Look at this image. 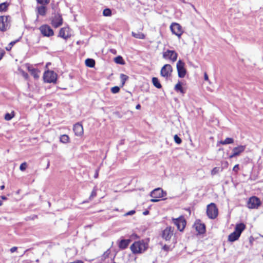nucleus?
Wrapping results in <instances>:
<instances>
[{
	"label": "nucleus",
	"instance_id": "f257e3e1",
	"mask_svg": "<svg viewBox=\"0 0 263 263\" xmlns=\"http://www.w3.org/2000/svg\"><path fill=\"white\" fill-rule=\"evenodd\" d=\"M130 249L135 254L141 253L146 250V247L144 243L141 241H137L135 242L130 246Z\"/></svg>",
	"mask_w": 263,
	"mask_h": 263
},
{
	"label": "nucleus",
	"instance_id": "f03ea898",
	"mask_svg": "<svg viewBox=\"0 0 263 263\" xmlns=\"http://www.w3.org/2000/svg\"><path fill=\"white\" fill-rule=\"evenodd\" d=\"M163 191L161 188H157L154 189L151 193V197L152 199L150 200L152 202H158L160 200L161 198L163 197Z\"/></svg>",
	"mask_w": 263,
	"mask_h": 263
},
{
	"label": "nucleus",
	"instance_id": "7ed1b4c3",
	"mask_svg": "<svg viewBox=\"0 0 263 263\" xmlns=\"http://www.w3.org/2000/svg\"><path fill=\"white\" fill-rule=\"evenodd\" d=\"M57 74L53 71L47 70L44 73L43 79L45 82L55 83Z\"/></svg>",
	"mask_w": 263,
	"mask_h": 263
},
{
	"label": "nucleus",
	"instance_id": "20e7f679",
	"mask_svg": "<svg viewBox=\"0 0 263 263\" xmlns=\"http://www.w3.org/2000/svg\"><path fill=\"white\" fill-rule=\"evenodd\" d=\"M206 214L210 219H215L218 215V209L215 204L210 203L207 206Z\"/></svg>",
	"mask_w": 263,
	"mask_h": 263
},
{
	"label": "nucleus",
	"instance_id": "39448f33",
	"mask_svg": "<svg viewBox=\"0 0 263 263\" xmlns=\"http://www.w3.org/2000/svg\"><path fill=\"white\" fill-rule=\"evenodd\" d=\"M10 16L8 15L0 16V31L5 32L10 27V23L8 19Z\"/></svg>",
	"mask_w": 263,
	"mask_h": 263
},
{
	"label": "nucleus",
	"instance_id": "423d86ee",
	"mask_svg": "<svg viewBox=\"0 0 263 263\" xmlns=\"http://www.w3.org/2000/svg\"><path fill=\"white\" fill-rule=\"evenodd\" d=\"M178 57V53L175 50H166L163 52V58L168 60L174 63L176 61Z\"/></svg>",
	"mask_w": 263,
	"mask_h": 263
},
{
	"label": "nucleus",
	"instance_id": "0eeeda50",
	"mask_svg": "<svg viewBox=\"0 0 263 263\" xmlns=\"http://www.w3.org/2000/svg\"><path fill=\"white\" fill-rule=\"evenodd\" d=\"M176 68L178 77L180 78H184L186 74L184 62L181 60H178L176 64Z\"/></svg>",
	"mask_w": 263,
	"mask_h": 263
},
{
	"label": "nucleus",
	"instance_id": "6e6552de",
	"mask_svg": "<svg viewBox=\"0 0 263 263\" xmlns=\"http://www.w3.org/2000/svg\"><path fill=\"white\" fill-rule=\"evenodd\" d=\"M172 220L178 230L180 231L183 230L186 224V221L183 216H180L177 218H173Z\"/></svg>",
	"mask_w": 263,
	"mask_h": 263
},
{
	"label": "nucleus",
	"instance_id": "1a4fd4ad",
	"mask_svg": "<svg viewBox=\"0 0 263 263\" xmlns=\"http://www.w3.org/2000/svg\"><path fill=\"white\" fill-rule=\"evenodd\" d=\"M170 29L172 33L177 36L179 38L181 37L183 32L181 26L180 24L176 23H172L170 26Z\"/></svg>",
	"mask_w": 263,
	"mask_h": 263
},
{
	"label": "nucleus",
	"instance_id": "9d476101",
	"mask_svg": "<svg viewBox=\"0 0 263 263\" xmlns=\"http://www.w3.org/2000/svg\"><path fill=\"white\" fill-rule=\"evenodd\" d=\"M173 68L170 64H165L161 68L160 74L164 78H167L171 76Z\"/></svg>",
	"mask_w": 263,
	"mask_h": 263
},
{
	"label": "nucleus",
	"instance_id": "9b49d317",
	"mask_svg": "<svg viewBox=\"0 0 263 263\" xmlns=\"http://www.w3.org/2000/svg\"><path fill=\"white\" fill-rule=\"evenodd\" d=\"M259 199L256 197H251L247 202V206L249 209H257L260 205Z\"/></svg>",
	"mask_w": 263,
	"mask_h": 263
},
{
	"label": "nucleus",
	"instance_id": "f8f14e48",
	"mask_svg": "<svg viewBox=\"0 0 263 263\" xmlns=\"http://www.w3.org/2000/svg\"><path fill=\"white\" fill-rule=\"evenodd\" d=\"M40 30L42 34L45 36H51L53 35L54 32L51 28L47 25H42L40 27Z\"/></svg>",
	"mask_w": 263,
	"mask_h": 263
},
{
	"label": "nucleus",
	"instance_id": "ddd939ff",
	"mask_svg": "<svg viewBox=\"0 0 263 263\" xmlns=\"http://www.w3.org/2000/svg\"><path fill=\"white\" fill-rule=\"evenodd\" d=\"M246 145H239L235 147L232 149V154L229 156L230 158H232L240 155L246 149Z\"/></svg>",
	"mask_w": 263,
	"mask_h": 263
},
{
	"label": "nucleus",
	"instance_id": "4468645a",
	"mask_svg": "<svg viewBox=\"0 0 263 263\" xmlns=\"http://www.w3.org/2000/svg\"><path fill=\"white\" fill-rule=\"evenodd\" d=\"M62 23L63 18L61 15L60 14H55L51 21V24L52 26L55 28H58L62 25Z\"/></svg>",
	"mask_w": 263,
	"mask_h": 263
},
{
	"label": "nucleus",
	"instance_id": "2eb2a0df",
	"mask_svg": "<svg viewBox=\"0 0 263 263\" xmlns=\"http://www.w3.org/2000/svg\"><path fill=\"white\" fill-rule=\"evenodd\" d=\"M173 229L171 227H168L163 231L162 237L166 240H169L173 236Z\"/></svg>",
	"mask_w": 263,
	"mask_h": 263
},
{
	"label": "nucleus",
	"instance_id": "dca6fc26",
	"mask_svg": "<svg viewBox=\"0 0 263 263\" xmlns=\"http://www.w3.org/2000/svg\"><path fill=\"white\" fill-rule=\"evenodd\" d=\"M73 130L77 136H81L84 133L83 126L80 123H77L73 125Z\"/></svg>",
	"mask_w": 263,
	"mask_h": 263
},
{
	"label": "nucleus",
	"instance_id": "f3484780",
	"mask_svg": "<svg viewBox=\"0 0 263 263\" xmlns=\"http://www.w3.org/2000/svg\"><path fill=\"white\" fill-rule=\"evenodd\" d=\"M36 11L37 15H41L42 16H45L46 14L47 8L46 5H42L37 6L36 8Z\"/></svg>",
	"mask_w": 263,
	"mask_h": 263
},
{
	"label": "nucleus",
	"instance_id": "a211bd4d",
	"mask_svg": "<svg viewBox=\"0 0 263 263\" xmlns=\"http://www.w3.org/2000/svg\"><path fill=\"white\" fill-rule=\"evenodd\" d=\"M245 224L243 223H240L236 225L234 232L240 236L241 233L245 229Z\"/></svg>",
	"mask_w": 263,
	"mask_h": 263
},
{
	"label": "nucleus",
	"instance_id": "6ab92c4d",
	"mask_svg": "<svg viewBox=\"0 0 263 263\" xmlns=\"http://www.w3.org/2000/svg\"><path fill=\"white\" fill-rule=\"evenodd\" d=\"M67 30L68 28H62L59 31V36L64 39H67L70 36L67 32Z\"/></svg>",
	"mask_w": 263,
	"mask_h": 263
},
{
	"label": "nucleus",
	"instance_id": "aec40b11",
	"mask_svg": "<svg viewBox=\"0 0 263 263\" xmlns=\"http://www.w3.org/2000/svg\"><path fill=\"white\" fill-rule=\"evenodd\" d=\"M195 229L197 232L200 234H203L205 232V227L204 224L200 223H196L195 224Z\"/></svg>",
	"mask_w": 263,
	"mask_h": 263
},
{
	"label": "nucleus",
	"instance_id": "412c9836",
	"mask_svg": "<svg viewBox=\"0 0 263 263\" xmlns=\"http://www.w3.org/2000/svg\"><path fill=\"white\" fill-rule=\"evenodd\" d=\"M130 241L129 239L121 240L119 244V248L121 249H125L128 247Z\"/></svg>",
	"mask_w": 263,
	"mask_h": 263
},
{
	"label": "nucleus",
	"instance_id": "4be33fe9",
	"mask_svg": "<svg viewBox=\"0 0 263 263\" xmlns=\"http://www.w3.org/2000/svg\"><path fill=\"white\" fill-rule=\"evenodd\" d=\"M239 237L240 236L238 234H237L235 232H233L229 235L228 241L230 242H234L238 239Z\"/></svg>",
	"mask_w": 263,
	"mask_h": 263
},
{
	"label": "nucleus",
	"instance_id": "5701e85b",
	"mask_svg": "<svg viewBox=\"0 0 263 263\" xmlns=\"http://www.w3.org/2000/svg\"><path fill=\"white\" fill-rule=\"evenodd\" d=\"M218 143L222 145L232 144L234 143V139L232 138H227L224 140H221Z\"/></svg>",
	"mask_w": 263,
	"mask_h": 263
},
{
	"label": "nucleus",
	"instance_id": "b1692460",
	"mask_svg": "<svg viewBox=\"0 0 263 263\" xmlns=\"http://www.w3.org/2000/svg\"><path fill=\"white\" fill-rule=\"evenodd\" d=\"M152 83L157 88L160 89L162 87L161 84L157 78L153 77L152 78Z\"/></svg>",
	"mask_w": 263,
	"mask_h": 263
},
{
	"label": "nucleus",
	"instance_id": "393cba45",
	"mask_svg": "<svg viewBox=\"0 0 263 263\" xmlns=\"http://www.w3.org/2000/svg\"><path fill=\"white\" fill-rule=\"evenodd\" d=\"M85 64L87 66L92 68L95 65V61L92 59H87L85 60Z\"/></svg>",
	"mask_w": 263,
	"mask_h": 263
},
{
	"label": "nucleus",
	"instance_id": "a878e982",
	"mask_svg": "<svg viewBox=\"0 0 263 263\" xmlns=\"http://www.w3.org/2000/svg\"><path fill=\"white\" fill-rule=\"evenodd\" d=\"M60 141L63 143H67L69 141V137L67 135H61L60 138Z\"/></svg>",
	"mask_w": 263,
	"mask_h": 263
},
{
	"label": "nucleus",
	"instance_id": "bb28decb",
	"mask_svg": "<svg viewBox=\"0 0 263 263\" xmlns=\"http://www.w3.org/2000/svg\"><path fill=\"white\" fill-rule=\"evenodd\" d=\"M28 69L29 71H30L31 75H32L34 78L37 79L39 77L37 69L35 68H29Z\"/></svg>",
	"mask_w": 263,
	"mask_h": 263
},
{
	"label": "nucleus",
	"instance_id": "cd10ccee",
	"mask_svg": "<svg viewBox=\"0 0 263 263\" xmlns=\"http://www.w3.org/2000/svg\"><path fill=\"white\" fill-rule=\"evenodd\" d=\"M114 61L116 63L119 64L121 65H124L125 64V62H124L123 58L120 55H119V56L116 57L114 59Z\"/></svg>",
	"mask_w": 263,
	"mask_h": 263
},
{
	"label": "nucleus",
	"instance_id": "c85d7f7f",
	"mask_svg": "<svg viewBox=\"0 0 263 263\" xmlns=\"http://www.w3.org/2000/svg\"><path fill=\"white\" fill-rule=\"evenodd\" d=\"M9 6V4L7 2L3 3L0 4V12L6 11Z\"/></svg>",
	"mask_w": 263,
	"mask_h": 263
},
{
	"label": "nucleus",
	"instance_id": "c756f323",
	"mask_svg": "<svg viewBox=\"0 0 263 263\" xmlns=\"http://www.w3.org/2000/svg\"><path fill=\"white\" fill-rule=\"evenodd\" d=\"M132 35L133 36H134L137 39H144L145 37V35L141 32H132Z\"/></svg>",
	"mask_w": 263,
	"mask_h": 263
},
{
	"label": "nucleus",
	"instance_id": "7c9ffc66",
	"mask_svg": "<svg viewBox=\"0 0 263 263\" xmlns=\"http://www.w3.org/2000/svg\"><path fill=\"white\" fill-rule=\"evenodd\" d=\"M120 78L121 79L122 86H124L126 81L128 79V77L124 74H120Z\"/></svg>",
	"mask_w": 263,
	"mask_h": 263
},
{
	"label": "nucleus",
	"instance_id": "2f4dec72",
	"mask_svg": "<svg viewBox=\"0 0 263 263\" xmlns=\"http://www.w3.org/2000/svg\"><path fill=\"white\" fill-rule=\"evenodd\" d=\"M175 89L176 91H179L181 92H183L182 85L180 82H178L175 86Z\"/></svg>",
	"mask_w": 263,
	"mask_h": 263
},
{
	"label": "nucleus",
	"instance_id": "473e14b6",
	"mask_svg": "<svg viewBox=\"0 0 263 263\" xmlns=\"http://www.w3.org/2000/svg\"><path fill=\"white\" fill-rule=\"evenodd\" d=\"M14 116V111H12L11 114L7 113L5 116V119L7 121H9L11 120Z\"/></svg>",
	"mask_w": 263,
	"mask_h": 263
},
{
	"label": "nucleus",
	"instance_id": "72a5a7b5",
	"mask_svg": "<svg viewBox=\"0 0 263 263\" xmlns=\"http://www.w3.org/2000/svg\"><path fill=\"white\" fill-rule=\"evenodd\" d=\"M20 41V39L15 40V41H12L9 44V46L7 47H6V49L7 50V51H9L11 50V49L12 48V46H14V45L17 42H18Z\"/></svg>",
	"mask_w": 263,
	"mask_h": 263
},
{
	"label": "nucleus",
	"instance_id": "f704fd0d",
	"mask_svg": "<svg viewBox=\"0 0 263 263\" xmlns=\"http://www.w3.org/2000/svg\"><path fill=\"white\" fill-rule=\"evenodd\" d=\"M103 14L104 16H109L111 15V11L109 8L105 9L103 10Z\"/></svg>",
	"mask_w": 263,
	"mask_h": 263
},
{
	"label": "nucleus",
	"instance_id": "c9c22d12",
	"mask_svg": "<svg viewBox=\"0 0 263 263\" xmlns=\"http://www.w3.org/2000/svg\"><path fill=\"white\" fill-rule=\"evenodd\" d=\"M97 187L96 186L94 187L93 190L92 191V192L91 193V195L89 197L90 200H91L92 199H93L94 197H95L97 196Z\"/></svg>",
	"mask_w": 263,
	"mask_h": 263
},
{
	"label": "nucleus",
	"instance_id": "e433bc0d",
	"mask_svg": "<svg viewBox=\"0 0 263 263\" xmlns=\"http://www.w3.org/2000/svg\"><path fill=\"white\" fill-rule=\"evenodd\" d=\"M220 167H215L213 168V170L211 171V175L212 176H214L217 173H218L220 171Z\"/></svg>",
	"mask_w": 263,
	"mask_h": 263
},
{
	"label": "nucleus",
	"instance_id": "4c0bfd02",
	"mask_svg": "<svg viewBox=\"0 0 263 263\" xmlns=\"http://www.w3.org/2000/svg\"><path fill=\"white\" fill-rule=\"evenodd\" d=\"M38 4L42 5H46L50 2V0H36Z\"/></svg>",
	"mask_w": 263,
	"mask_h": 263
},
{
	"label": "nucleus",
	"instance_id": "58836bf2",
	"mask_svg": "<svg viewBox=\"0 0 263 263\" xmlns=\"http://www.w3.org/2000/svg\"><path fill=\"white\" fill-rule=\"evenodd\" d=\"M120 87L118 86H114L111 88V92L112 93H117L120 91Z\"/></svg>",
	"mask_w": 263,
	"mask_h": 263
},
{
	"label": "nucleus",
	"instance_id": "ea45409f",
	"mask_svg": "<svg viewBox=\"0 0 263 263\" xmlns=\"http://www.w3.org/2000/svg\"><path fill=\"white\" fill-rule=\"evenodd\" d=\"M27 167V164L26 162L22 163L20 166V169L21 171H24L26 170Z\"/></svg>",
	"mask_w": 263,
	"mask_h": 263
},
{
	"label": "nucleus",
	"instance_id": "a19ab883",
	"mask_svg": "<svg viewBox=\"0 0 263 263\" xmlns=\"http://www.w3.org/2000/svg\"><path fill=\"white\" fill-rule=\"evenodd\" d=\"M174 141H175V142L177 143V144H180L182 142V140L177 135H175L174 136Z\"/></svg>",
	"mask_w": 263,
	"mask_h": 263
},
{
	"label": "nucleus",
	"instance_id": "79ce46f5",
	"mask_svg": "<svg viewBox=\"0 0 263 263\" xmlns=\"http://www.w3.org/2000/svg\"><path fill=\"white\" fill-rule=\"evenodd\" d=\"M229 163L227 161H224L222 163V167H220V172H222L224 168H227L228 166Z\"/></svg>",
	"mask_w": 263,
	"mask_h": 263
},
{
	"label": "nucleus",
	"instance_id": "37998d69",
	"mask_svg": "<svg viewBox=\"0 0 263 263\" xmlns=\"http://www.w3.org/2000/svg\"><path fill=\"white\" fill-rule=\"evenodd\" d=\"M239 169V165L236 164L233 168V171L235 172L236 173L238 172V170Z\"/></svg>",
	"mask_w": 263,
	"mask_h": 263
},
{
	"label": "nucleus",
	"instance_id": "c03bdc74",
	"mask_svg": "<svg viewBox=\"0 0 263 263\" xmlns=\"http://www.w3.org/2000/svg\"><path fill=\"white\" fill-rule=\"evenodd\" d=\"M163 250H164V251H165L166 252H168L170 251V247L169 246H167V245H164L163 248H162Z\"/></svg>",
	"mask_w": 263,
	"mask_h": 263
},
{
	"label": "nucleus",
	"instance_id": "a18cd8bd",
	"mask_svg": "<svg viewBox=\"0 0 263 263\" xmlns=\"http://www.w3.org/2000/svg\"><path fill=\"white\" fill-rule=\"evenodd\" d=\"M110 254V252L109 251V250H108L107 251H106L105 252H104V254H103V256L106 258V257H107L109 255V254Z\"/></svg>",
	"mask_w": 263,
	"mask_h": 263
},
{
	"label": "nucleus",
	"instance_id": "49530a36",
	"mask_svg": "<svg viewBox=\"0 0 263 263\" xmlns=\"http://www.w3.org/2000/svg\"><path fill=\"white\" fill-rule=\"evenodd\" d=\"M4 54H5L4 51L2 49H0V60L2 59Z\"/></svg>",
	"mask_w": 263,
	"mask_h": 263
},
{
	"label": "nucleus",
	"instance_id": "de8ad7c7",
	"mask_svg": "<svg viewBox=\"0 0 263 263\" xmlns=\"http://www.w3.org/2000/svg\"><path fill=\"white\" fill-rule=\"evenodd\" d=\"M17 249V248L16 247H13L12 248H11L10 250L11 253H14V252H15Z\"/></svg>",
	"mask_w": 263,
	"mask_h": 263
},
{
	"label": "nucleus",
	"instance_id": "09e8293b",
	"mask_svg": "<svg viewBox=\"0 0 263 263\" xmlns=\"http://www.w3.org/2000/svg\"><path fill=\"white\" fill-rule=\"evenodd\" d=\"M98 175H99V170H96V173L94 175V178H97L98 177Z\"/></svg>",
	"mask_w": 263,
	"mask_h": 263
},
{
	"label": "nucleus",
	"instance_id": "8fccbe9b",
	"mask_svg": "<svg viewBox=\"0 0 263 263\" xmlns=\"http://www.w3.org/2000/svg\"><path fill=\"white\" fill-rule=\"evenodd\" d=\"M135 213V211L134 210H132L129 212H128L126 215H133L134 214V213Z\"/></svg>",
	"mask_w": 263,
	"mask_h": 263
},
{
	"label": "nucleus",
	"instance_id": "3c124183",
	"mask_svg": "<svg viewBox=\"0 0 263 263\" xmlns=\"http://www.w3.org/2000/svg\"><path fill=\"white\" fill-rule=\"evenodd\" d=\"M110 51L112 53H113V54H116L117 53V51H116V49H111L110 50Z\"/></svg>",
	"mask_w": 263,
	"mask_h": 263
},
{
	"label": "nucleus",
	"instance_id": "603ef678",
	"mask_svg": "<svg viewBox=\"0 0 263 263\" xmlns=\"http://www.w3.org/2000/svg\"><path fill=\"white\" fill-rule=\"evenodd\" d=\"M204 79L205 81H208L209 80L208 76L206 73H205L204 74Z\"/></svg>",
	"mask_w": 263,
	"mask_h": 263
},
{
	"label": "nucleus",
	"instance_id": "864d4df0",
	"mask_svg": "<svg viewBox=\"0 0 263 263\" xmlns=\"http://www.w3.org/2000/svg\"><path fill=\"white\" fill-rule=\"evenodd\" d=\"M1 198L4 200H7L8 198L5 196H2Z\"/></svg>",
	"mask_w": 263,
	"mask_h": 263
},
{
	"label": "nucleus",
	"instance_id": "5fc2aeb1",
	"mask_svg": "<svg viewBox=\"0 0 263 263\" xmlns=\"http://www.w3.org/2000/svg\"><path fill=\"white\" fill-rule=\"evenodd\" d=\"M143 215H148V210H146L144 211L143 212Z\"/></svg>",
	"mask_w": 263,
	"mask_h": 263
},
{
	"label": "nucleus",
	"instance_id": "6e6d98bb",
	"mask_svg": "<svg viewBox=\"0 0 263 263\" xmlns=\"http://www.w3.org/2000/svg\"><path fill=\"white\" fill-rule=\"evenodd\" d=\"M140 107H141V106H140V104H138V105H136V108L137 109H140Z\"/></svg>",
	"mask_w": 263,
	"mask_h": 263
},
{
	"label": "nucleus",
	"instance_id": "4d7b16f0",
	"mask_svg": "<svg viewBox=\"0 0 263 263\" xmlns=\"http://www.w3.org/2000/svg\"><path fill=\"white\" fill-rule=\"evenodd\" d=\"M4 189H5V185H1V186H0V189H1V190H4Z\"/></svg>",
	"mask_w": 263,
	"mask_h": 263
},
{
	"label": "nucleus",
	"instance_id": "13d9d810",
	"mask_svg": "<svg viewBox=\"0 0 263 263\" xmlns=\"http://www.w3.org/2000/svg\"><path fill=\"white\" fill-rule=\"evenodd\" d=\"M50 64H51V63H49H49H47L46 64V67H47L48 66V65H50Z\"/></svg>",
	"mask_w": 263,
	"mask_h": 263
},
{
	"label": "nucleus",
	"instance_id": "bf43d9fd",
	"mask_svg": "<svg viewBox=\"0 0 263 263\" xmlns=\"http://www.w3.org/2000/svg\"><path fill=\"white\" fill-rule=\"evenodd\" d=\"M23 75H24V76L25 77H27L28 76V74H27V73H24L23 74Z\"/></svg>",
	"mask_w": 263,
	"mask_h": 263
},
{
	"label": "nucleus",
	"instance_id": "052dcab7",
	"mask_svg": "<svg viewBox=\"0 0 263 263\" xmlns=\"http://www.w3.org/2000/svg\"><path fill=\"white\" fill-rule=\"evenodd\" d=\"M49 165H50V162H49V161H48V164H47V168L49 167Z\"/></svg>",
	"mask_w": 263,
	"mask_h": 263
},
{
	"label": "nucleus",
	"instance_id": "680f3d73",
	"mask_svg": "<svg viewBox=\"0 0 263 263\" xmlns=\"http://www.w3.org/2000/svg\"><path fill=\"white\" fill-rule=\"evenodd\" d=\"M3 205V202L2 201L0 200V206Z\"/></svg>",
	"mask_w": 263,
	"mask_h": 263
},
{
	"label": "nucleus",
	"instance_id": "e2e57ef3",
	"mask_svg": "<svg viewBox=\"0 0 263 263\" xmlns=\"http://www.w3.org/2000/svg\"><path fill=\"white\" fill-rule=\"evenodd\" d=\"M260 236H261L262 238H263V235H260Z\"/></svg>",
	"mask_w": 263,
	"mask_h": 263
},
{
	"label": "nucleus",
	"instance_id": "0e129e2a",
	"mask_svg": "<svg viewBox=\"0 0 263 263\" xmlns=\"http://www.w3.org/2000/svg\"><path fill=\"white\" fill-rule=\"evenodd\" d=\"M153 263H155V262H154V261H153Z\"/></svg>",
	"mask_w": 263,
	"mask_h": 263
},
{
	"label": "nucleus",
	"instance_id": "69168bd1",
	"mask_svg": "<svg viewBox=\"0 0 263 263\" xmlns=\"http://www.w3.org/2000/svg\"><path fill=\"white\" fill-rule=\"evenodd\" d=\"M262 257H263V254H262Z\"/></svg>",
	"mask_w": 263,
	"mask_h": 263
}]
</instances>
